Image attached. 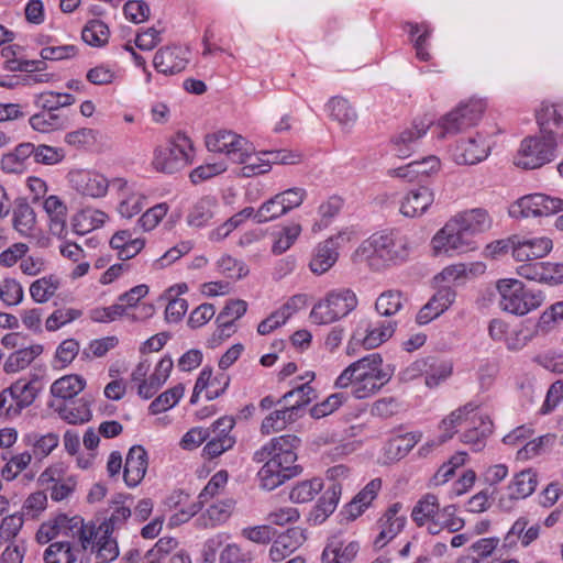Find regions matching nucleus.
I'll list each match as a JSON object with an SVG mask.
<instances>
[{"label": "nucleus", "mask_w": 563, "mask_h": 563, "mask_svg": "<svg viewBox=\"0 0 563 563\" xmlns=\"http://www.w3.org/2000/svg\"><path fill=\"white\" fill-rule=\"evenodd\" d=\"M300 444L296 434H283L272 438L253 453V462L264 463L257 472L262 489L274 490L302 473V466L296 464Z\"/></svg>", "instance_id": "obj_1"}, {"label": "nucleus", "mask_w": 563, "mask_h": 563, "mask_svg": "<svg viewBox=\"0 0 563 563\" xmlns=\"http://www.w3.org/2000/svg\"><path fill=\"white\" fill-rule=\"evenodd\" d=\"M412 245L410 239L397 231L385 230L373 233L354 252V260L364 263L372 272H384L409 260Z\"/></svg>", "instance_id": "obj_2"}, {"label": "nucleus", "mask_w": 563, "mask_h": 563, "mask_svg": "<svg viewBox=\"0 0 563 563\" xmlns=\"http://www.w3.org/2000/svg\"><path fill=\"white\" fill-rule=\"evenodd\" d=\"M294 396H298L299 400L285 405L282 409L271 412L263 419L260 428L263 435L282 431L288 424L295 422L299 417V411L316 398V390L310 385V382L301 384L284 394L277 400V404L289 402Z\"/></svg>", "instance_id": "obj_3"}, {"label": "nucleus", "mask_w": 563, "mask_h": 563, "mask_svg": "<svg viewBox=\"0 0 563 563\" xmlns=\"http://www.w3.org/2000/svg\"><path fill=\"white\" fill-rule=\"evenodd\" d=\"M499 294V307L503 311L525 316L538 309L544 301L541 290L529 289L516 278H504L496 283Z\"/></svg>", "instance_id": "obj_4"}, {"label": "nucleus", "mask_w": 563, "mask_h": 563, "mask_svg": "<svg viewBox=\"0 0 563 563\" xmlns=\"http://www.w3.org/2000/svg\"><path fill=\"white\" fill-rule=\"evenodd\" d=\"M194 145L191 140L181 132L155 147L153 153V167L165 174H174L191 164Z\"/></svg>", "instance_id": "obj_5"}, {"label": "nucleus", "mask_w": 563, "mask_h": 563, "mask_svg": "<svg viewBox=\"0 0 563 563\" xmlns=\"http://www.w3.org/2000/svg\"><path fill=\"white\" fill-rule=\"evenodd\" d=\"M485 108L484 101L478 99H470L459 103L453 110L439 120L437 125L440 130L438 137L444 139L449 135H455L476 125Z\"/></svg>", "instance_id": "obj_6"}, {"label": "nucleus", "mask_w": 563, "mask_h": 563, "mask_svg": "<svg viewBox=\"0 0 563 563\" xmlns=\"http://www.w3.org/2000/svg\"><path fill=\"white\" fill-rule=\"evenodd\" d=\"M558 139L552 135L528 136L521 141L515 164L525 169H534L555 157Z\"/></svg>", "instance_id": "obj_7"}, {"label": "nucleus", "mask_w": 563, "mask_h": 563, "mask_svg": "<svg viewBox=\"0 0 563 563\" xmlns=\"http://www.w3.org/2000/svg\"><path fill=\"white\" fill-rule=\"evenodd\" d=\"M356 306L357 298L351 289L334 290L313 306L310 319L316 324H329L347 316Z\"/></svg>", "instance_id": "obj_8"}, {"label": "nucleus", "mask_w": 563, "mask_h": 563, "mask_svg": "<svg viewBox=\"0 0 563 563\" xmlns=\"http://www.w3.org/2000/svg\"><path fill=\"white\" fill-rule=\"evenodd\" d=\"M38 394L37 380L18 379L0 393V415L14 418L30 407Z\"/></svg>", "instance_id": "obj_9"}, {"label": "nucleus", "mask_w": 563, "mask_h": 563, "mask_svg": "<svg viewBox=\"0 0 563 563\" xmlns=\"http://www.w3.org/2000/svg\"><path fill=\"white\" fill-rule=\"evenodd\" d=\"M431 243L435 254L449 256L465 253L474 247L472 239L453 218L437 232Z\"/></svg>", "instance_id": "obj_10"}, {"label": "nucleus", "mask_w": 563, "mask_h": 563, "mask_svg": "<svg viewBox=\"0 0 563 563\" xmlns=\"http://www.w3.org/2000/svg\"><path fill=\"white\" fill-rule=\"evenodd\" d=\"M563 211V199L545 194H531L519 198L510 209L516 218L549 217Z\"/></svg>", "instance_id": "obj_11"}, {"label": "nucleus", "mask_w": 563, "mask_h": 563, "mask_svg": "<svg viewBox=\"0 0 563 563\" xmlns=\"http://www.w3.org/2000/svg\"><path fill=\"white\" fill-rule=\"evenodd\" d=\"M396 322L394 321H371L362 319L357 323L351 340L347 344V354L354 345H363L365 349H375L386 342L395 332Z\"/></svg>", "instance_id": "obj_12"}, {"label": "nucleus", "mask_w": 563, "mask_h": 563, "mask_svg": "<svg viewBox=\"0 0 563 563\" xmlns=\"http://www.w3.org/2000/svg\"><path fill=\"white\" fill-rule=\"evenodd\" d=\"M492 146L493 142L488 135L477 132L475 136L456 145L454 159L457 164L475 165L488 157Z\"/></svg>", "instance_id": "obj_13"}, {"label": "nucleus", "mask_w": 563, "mask_h": 563, "mask_svg": "<svg viewBox=\"0 0 563 563\" xmlns=\"http://www.w3.org/2000/svg\"><path fill=\"white\" fill-rule=\"evenodd\" d=\"M434 202V191L428 186H419L407 191L399 201V212L406 218H420Z\"/></svg>", "instance_id": "obj_14"}, {"label": "nucleus", "mask_w": 563, "mask_h": 563, "mask_svg": "<svg viewBox=\"0 0 563 563\" xmlns=\"http://www.w3.org/2000/svg\"><path fill=\"white\" fill-rule=\"evenodd\" d=\"M73 188L82 196L101 198L106 196L110 181L97 172L76 170L69 174Z\"/></svg>", "instance_id": "obj_15"}, {"label": "nucleus", "mask_w": 563, "mask_h": 563, "mask_svg": "<svg viewBox=\"0 0 563 563\" xmlns=\"http://www.w3.org/2000/svg\"><path fill=\"white\" fill-rule=\"evenodd\" d=\"M188 49L173 45L159 48L153 58L155 69L166 76L175 75L183 71L188 62Z\"/></svg>", "instance_id": "obj_16"}, {"label": "nucleus", "mask_w": 563, "mask_h": 563, "mask_svg": "<svg viewBox=\"0 0 563 563\" xmlns=\"http://www.w3.org/2000/svg\"><path fill=\"white\" fill-rule=\"evenodd\" d=\"M553 249L550 238L520 239L515 236L512 257L521 264L545 257Z\"/></svg>", "instance_id": "obj_17"}, {"label": "nucleus", "mask_w": 563, "mask_h": 563, "mask_svg": "<svg viewBox=\"0 0 563 563\" xmlns=\"http://www.w3.org/2000/svg\"><path fill=\"white\" fill-rule=\"evenodd\" d=\"M431 120H415L411 126L404 129L391 137L393 148L400 158L410 156L415 145L430 129Z\"/></svg>", "instance_id": "obj_18"}, {"label": "nucleus", "mask_w": 563, "mask_h": 563, "mask_svg": "<svg viewBox=\"0 0 563 563\" xmlns=\"http://www.w3.org/2000/svg\"><path fill=\"white\" fill-rule=\"evenodd\" d=\"M536 119L542 135H552L563 140V103L542 102L536 112Z\"/></svg>", "instance_id": "obj_19"}, {"label": "nucleus", "mask_w": 563, "mask_h": 563, "mask_svg": "<svg viewBox=\"0 0 563 563\" xmlns=\"http://www.w3.org/2000/svg\"><path fill=\"white\" fill-rule=\"evenodd\" d=\"M38 483L48 486L54 501L67 499L76 489L77 482L73 476H63L58 467H48L40 476Z\"/></svg>", "instance_id": "obj_20"}, {"label": "nucleus", "mask_w": 563, "mask_h": 563, "mask_svg": "<svg viewBox=\"0 0 563 563\" xmlns=\"http://www.w3.org/2000/svg\"><path fill=\"white\" fill-rule=\"evenodd\" d=\"M247 145L243 136L227 130H219L206 136V146L210 152L225 154L232 162L234 153H240Z\"/></svg>", "instance_id": "obj_21"}, {"label": "nucleus", "mask_w": 563, "mask_h": 563, "mask_svg": "<svg viewBox=\"0 0 563 563\" xmlns=\"http://www.w3.org/2000/svg\"><path fill=\"white\" fill-rule=\"evenodd\" d=\"M148 467L147 452L142 445H133L125 457L123 479L128 487H136L144 478Z\"/></svg>", "instance_id": "obj_22"}, {"label": "nucleus", "mask_w": 563, "mask_h": 563, "mask_svg": "<svg viewBox=\"0 0 563 563\" xmlns=\"http://www.w3.org/2000/svg\"><path fill=\"white\" fill-rule=\"evenodd\" d=\"M402 505L395 503L390 505L378 520L379 533L375 539V545L383 548L393 540L405 527L406 517L399 516Z\"/></svg>", "instance_id": "obj_23"}, {"label": "nucleus", "mask_w": 563, "mask_h": 563, "mask_svg": "<svg viewBox=\"0 0 563 563\" xmlns=\"http://www.w3.org/2000/svg\"><path fill=\"white\" fill-rule=\"evenodd\" d=\"M344 235L339 233L335 236L329 238L320 243L310 261L309 267L312 273L321 275L328 272L339 258V241L343 240Z\"/></svg>", "instance_id": "obj_24"}, {"label": "nucleus", "mask_w": 563, "mask_h": 563, "mask_svg": "<svg viewBox=\"0 0 563 563\" xmlns=\"http://www.w3.org/2000/svg\"><path fill=\"white\" fill-rule=\"evenodd\" d=\"M456 292L451 287H441L431 299L419 310L417 322L427 324L441 316L454 302Z\"/></svg>", "instance_id": "obj_25"}, {"label": "nucleus", "mask_w": 563, "mask_h": 563, "mask_svg": "<svg viewBox=\"0 0 563 563\" xmlns=\"http://www.w3.org/2000/svg\"><path fill=\"white\" fill-rule=\"evenodd\" d=\"M306 540L303 530L298 527L289 528L280 533L269 549L274 562H280L294 553Z\"/></svg>", "instance_id": "obj_26"}, {"label": "nucleus", "mask_w": 563, "mask_h": 563, "mask_svg": "<svg viewBox=\"0 0 563 563\" xmlns=\"http://www.w3.org/2000/svg\"><path fill=\"white\" fill-rule=\"evenodd\" d=\"M471 427L466 429L461 441L472 448L473 451L479 452L486 445V439L493 433V421L488 416L474 415L470 420Z\"/></svg>", "instance_id": "obj_27"}, {"label": "nucleus", "mask_w": 563, "mask_h": 563, "mask_svg": "<svg viewBox=\"0 0 563 563\" xmlns=\"http://www.w3.org/2000/svg\"><path fill=\"white\" fill-rule=\"evenodd\" d=\"M356 541H344L335 536L330 539L322 552L323 563H352L358 552Z\"/></svg>", "instance_id": "obj_28"}, {"label": "nucleus", "mask_w": 563, "mask_h": 563, "mask_svg": "<svg viewBox=\"0 0 563 563\" xmlns=\"http://www.w3.org/2000/svg\"><path fill=\"white\" fill-rule=\"evenodd\" d=\"M357 377L374 376L382 383H388L391 379L394 369L389 365H383V358L378 353H372L353 362Z\"/></svg>", "instance_id": "obj_29"}, {"label": "nucleus", "mask_w": 563, "mask_h": 563, "mask_svg": "<svg viewBox=\"0 0 563 563\" xmlns=\"http://www.w3.org/2000/svg\"><path fill=\"white\" fill-rule=\"evenodd\" d=\"M477 408L478 405L476 402L470 401L464 406L453 410L450 415L443 418L439 424L441 432L439 443H444L452 439L453 435L457 432V427L471 420L470 415L473 413Z\"/></svg>", "instance_id": "obj_30"}, {"label": "nucleus", "mask_w": 563, "mask_h": 563, "mask_svg": "<svg viewBox=\"0 0 563 563\" xmlns=\"http://www.w3.org/2000/svg\"><path fill=\"white\" fill-rule=\"evenodd\" d=\"M263 152L253 154L251 144L247 142L240 153H234L233 163L242 165L240 174L244 177H252L269 172V165L265 162Z\"/></svg>", "instance_id": "obj_31"}, {"label": "nucleus", "mask_w": 563, "mask_h": 563, "mask_svg": "<svg viewBox=\"0 0 563 563\" xmlns=\"http://www.w3.org/2000/svg\"><path fill=\"white\" fill-rule=\"evenodd\" d=\"M453 219L456 223L461 224L471 239L473 235L485 232L492 227V219L487 211L479 208L459 213Z\"/></svg>", "instance_id": "obj_32"}, {"label": "nucleus", "mask_w": 563, "mask_h": 563, "mask_svg": "<svg viewBox=\"0 0 563 563\" xmlns=\"http://www.w3.org/2000/svg\"><path fill=\"white\" fill-rule=\"evenodd\" d=\"M218 201L213 196L199 198L189 209L186 221L194 228L206 227L213 218Z\"/></svg>", "instance_id": "obj_33"}, {"label": "nucleus", "mask_w": 563, "mask_h": 563, "mask_svg": "<svg viewBox=\"0 0 563 563\" xmlns=\"http://www.w3.org/2000/svg\"><path fill=\"white\" fill-rule=\"evenodd\" d=\"M342 494V484L333 483L329 485L327 490L319 498L313 507L311 516L316 522H323L331 514L334 512Z\"/></svg>", "instance_id": "obj_34"}, {"label": "nucleus", "mask_w": 563, "mask_h": 563, "mask_svg": "<svg viewBox=\"0 0 563 563\" xmlns=\"http://www.w3.org/2000/svg\"><path fill=\"white\" fill-rule=\"evenodd\" d=\"M537 485V474L532 470L521 471L515 475L507 487L508 499H525L534 493Z\"/></svg>", "instance_id": "obj_35"}, {"label": "nucleus", "mask_w": 563, "mask_h": 563, "mask_svg": "<svg viewBox=\"0 0 563 563\" xmlns=\"http://www.w3.org/2000/svg\"><path fill=\"white\" fill-rule=\"evenodd\" d=\"M34 153V144H19L13 152L4 154L1 158V169L8 174H21L26 168V159Z\"/></svg>", "instance_id": "obj_36"}, {"label": "nucleus", "mask_w": 563, "mask_h": 563, "mask_svg": "<svg viewBox=\"0 0 563 563\" xmlns=\"http://www.w3.org/2000/svg\"><path fill=\"white\" fill-rule=\"evenodd\" d=\"M107 219L108 216L106 212L98 209L87 208L74 216L71 225L75 233L84 235L102 227Z\"/></svg>", "instance_id": "obj_37"}, {"label": "nucleus", "mask_w": 563, "mask_h": 563, "mask_svg": "<svg viewBox=\"0 0 563 563\" xmlns=\"http://www.w3.org/2000/svg\"><path fill=\"white\" fill-rule=\"evenodd\" d=\"M42 353L43 345L41 344H33L27 347H21L9 355L4 362L3 371L8 374L22 371L26 368Z\"/></svg>", "instance_id": "obj_38"}, {"label": "nucleus", "mask_w": 563, "mask_h": 563, "mask_svg": "<svg viewBox=\"0 0 563 563\" xmlns=\"http://www.w3.org/2000/svg\"><path fill=\"white\" fill-rule=\"evenodd\" d=\"M36 223L33 208L25 199H18L13 209V227L22 235H31Z\"/></svg>", "instance_id": "obj_39"}, {"label": "nucleus", "mask_w": 563, "mask_h": 563, "mask_svg": "<svg viewBox=\"0 0 563 563\" xmlns=\"http://www.w3.org/2000/svg\"><path fill=\"white\" fill-rule=\"evenodd\" d=\"M57 412L63 420L70 424H82L92 417L90 404L84 398L64 404L58 407Z\"/></svg>", "instance_id": "obj_40"}, {"label": "nucleus", "mask_w": 563, "mask_h": 563, "mask_svg": "<svg viewBox=\"0 0 563 563\" xmlns=\"http://www.w3.org/2000/svg\"><path fill=\"white\" fill-rule=\"evenodd\" d=\"M29 122L33 130L41 133H47L64 129L68 123V118L60 112L42 110L41 112L33 114Z\"/></svg>", "instance_id": "obj_41"}, {"label": "nucleus", "mask_w": 563, "mask_h": 563, "mask_svg": "<svg viewBox=\"0 0 563 563\" xmlns=\"http://www.w3.org/2000/svg\"><path fill=\"white\" fill-rule=\"evenodd\" d=\"M85 386L86 380L80 375H65L52 384L51 393L54 397L66 400L77 396Z\"/></svg>", "instance_id": "obj_42"}, {"label": "nucleus", "mask_w": 563, "mask_h": 563, "mask_svg": "<svg viewBox=\"0 0 563 563\" xmlns=\"http://www.w3.org/2000/svg\"><path fill=\"white\" fill-rule=\"evenodd\" d=\"M439 510L440 504L438 497L428 493L417 501L411 511V518L419 527H422L428 521L433 520L439 514Z\"/></svg>", "instance_id": "obj_43"}, {"label": "nucleus", "mask_w": 563, "mask_h": 563, "mask_svg": "<svg viewBox=\"0 0 563 563\" xmlns=\"http://www.w3.org/2000/svg\"><path fill=\"white\" fill-rule=\"evenodd\" d=\"M75 97L66 92L44 91L35 95L34 104L49 112H58L59 109L74 104Z\"/></svg>", "instance_id": "obj_44"}, {"label": "nucleus", "mask_w": 563, "mask_h": 563, "mask_svg": "<svg viewBox=\"0 0 563 563\" xmlns=\"http://www.w3.org/2000/svg\"><path fill=\"white\" fill-rule=\"evenodd\" d=\"M24 440L32 448V456L38 460L49 455L59 443L58 435L53 432L46 434L30 433Z\"/></svg>", "instance_id": "obj_45"}, {"label": "nucleus", "mask_w": 563, "mask_h": 563, "mask_svg": "<svg viewBox=\"0 0 563 563\" xmlns=\"http://www.w3.org/2000/svg\"><path fill=\"white\" fill-rule=\"evenodd\" d=\"M44 209L51 218L49 230L60 235L66 223V206L57 196L52 195L45 199Z\"/></svg>", "instance_id": "obj_46"}, {"label": "nucleus", "mask_w": 563, "mask_h": 563, "mask_svg": "<svg viewBox=\"0 0 563 563\" xmlns=\"http://www.w3.org/2000/svg\"><path fill=\"white\" fill-rule=\"evenodd\" d=\"M323 488V482L319 477L298 482L289 493V499L296 504L311 501Z\"/></svg>", "instance_id": "obj_47"}, {"label": "nucleus", "mask_w": 563, "mask_h": 563, "mask_svg": "<svg viewBox=\"0 0 563 563\" xmlns=\"http://www.w3.org/2000/svg\"><path fill=\"white\" fill-rule=\"evenodd\" d=\"M246 310V301L241 299L230 300L217 317V322L221 330V333L229 336L230 333H225V331L233 325L235 320L244 316Z\"/></svg>", "instance_id": "obj_48"}, {"label": "nucleus", "mask_w": 563, "mask_h": 563, "mask_svg": "<svg viewBox=\"0 0 563 563\" xmlns=\"http://www.w3.org/2000/svg\"><path fill=\"white\" fill-rule=\"evenodd\" d=\"M330 117L343 126L352 125L357 119L355 110L342 97H333L327 104Z\"/></svg>", "instance_id": "obj_49"}, {"label": "nucleus", "mask_w": 563, "mask_h": 563, "mask_svg": "<svg viewBox=\"0 0 563 563\" xmlns=\"http://www.w3.org/2000/svg\"><path fill=\"white\" fill-rule=\"evenodd\" d=\"M110 31L108 25L101 20H90L81 31L82 41L95 47H101L109 41Z\"/></svg>", "instance_id": "obj_50"}, {"label": "nucleus", "mask_w": 563, "mask_h": 563, "mask_svg": "<svg viewBox=\"0 0 563 563\" xmlns=\"http://www.w3.org/2000/svg\"><path fill=\"white\" fill-rule=\"evenodd\" d=\"M111 515L100 523V530L103 533H113L121 529L126 520L132 517L130 506L124 505V500H113Z\"/></svg>", "instance_id": "obj_51"}, {"label": "nucleus", "mask_w": 563, "mask_h": 563, "mask_svg": "<svg viewBox=\"0 0 563 563\" xmlns=\"http://www.w3.org/2000/svg\"><path fill=\"white\" fill-rule=\"evenodd\" d=\"M45 563H75L76 553L68 541H56L51 543L44 551Z\"/></svg>", "instance_id": "obj_52"}, {"label": "nucleus", "mask_w": 563, "mask_h": 563, "mask_svg": "<svg viewBox=\"0 0 563 563\" xmlns=\"http://www.w3.org/2000/svg\"><path fill=\"white\" fill-rule=\"evenodd\" d=\"M59 287L57 277L51 275L33 282L30 286V295L36 302L43 303L48 301Z\"/></svg>", "instance_id": "obj_53"}, {"label": "nucleus", "mask_w": 563, "mask_h": 563, "mask_svg": "<svg viewBox=\"0 0 563 563\" xmlns=\"http://www.w3.org/2000/svg\"><path fill=\"white\" fill-rule=\"evenodd\" d=\"M185 387L178 384L156 397L150 405L148 409L152 415H158L173 408L183 397Z\"/></svg>", "instance_id": "obj_54"}, {"label": "nucleus", "mask_w": 563, "mask_h": 563, "mask_svg": "<svg viewBox=\"0 0 563 563\" xmlns=\"http://www.w3.org/2000/svg\"><path fill=\"white\" fill-rule=\"evenodd\" d=\"M402 294L400 291L387 290L378 296L375 308L380 316L390 317L402 308Z\"/></svg>", "instance_id": "obj_55"}, {"label": "nucleus", "mask_w": 563, "mask_h": 563, "mask_svg": "<svg viewBox=\"0 0 563 563\" xmlns=\"http://www.w3.org/2000/svg\"><path fill=\"white\" fill-rule=\"evenodd\" d=\"M113 533H103L96 541L95 549L91 550L96 553L99 563H109L119 556V545L117 539L112 537Z\"/></svg>", "instance_id": "obj_56"}, {"label": "nucleus", "mask_w": 563, "mask_h": 563, "mask_svg": "<svg viewBox=\"0 0 563 563\" xmlns=\"http://www.w3.org/2000/svg\"><path fill=\"white\" fill-rule=\"evenodd\" d=\"M286 213V208L277 194L261 205L254 214V221L257 223H266Z\"/></svg>", "instance_id": "obj_57"}, {"label": "nucleus", "mask_w": 563, "mask_h": 563, "mask_svg": "<svg viewBox=\"0 0 563 563\" xmlns=\"http://www.w3.org/2000/svg\"><path fill=\"white\" fill-rule=\"evenodd\" d=\"M24 525L23 512L5 516L0 523V544L13 541Z\"/></svg>", "instance_id": "obj_58"}, {"label": "nucleus", "mask_w": 563, "mask_h": 563, "mask_svg": "<svg viewBox=\"0 0 563 563\" xmlns=\"http://www.w3.org/2000/svg\"><path fill=\"white\" fill-rule=\"evenodd\" d=\"M31 461L32 454L29 452H22L11 456L0 471L2 478L7 482H12L30 465Z\"/></svg>", "instance_id": "obj_59"}, {"label": "nucleus", "mask_w": 563, "mask_h": 563, "mask_svg": "<svg viewBox=\"0 0 563 563\" xmlns=\"http://www.w3.org/2000/svg\"><path fill=\"white\" fill-rule=\"evenodd\" d=\"M82 316L80 309L75 308H63L56 309L45 321V328L47 331L53 332L62 327L79 319Z\"/></svg>", "instance_id": "obj_60"}, {"label": "nucleus", "mask_w": 563, "mask_h": 563, "mask_svg": "<svg viewBox=\"0 0 563 563\" xmlns=\"http://www.w3.org/2000/svg\"><path fill=\"white\" fill-rule=\"evenodd\" d=\"M343 207V199L339 196H331L322 202L318 208V213L320 216V222L313 225V230L316 231L325 228L329 225L331 220L339 214Z\"/></svg>", "instance_id": "obj_61"}, {"label": "nucleus", "mask_w": 563, "mask_h": 563, "mask_svg": "<svg viewBox=\"0 0 563 563\" xmlns=\"http://www.w3.org/2000/svg\"><path fill=\"white\" fill-rule=\"evenodd\" d=\"M346 400L347 396L344 393H334L323 401L316 404L310 409V416L314 419L327 417L339 409Z\"/></svg>", "instance_id": "obj_62"}, {"label": "nucleus", "mask_w": 563, "mask_h": 563, "mask_svg": "<svg viewBox=\"0 0 563 563\" xmlns=\"http://www.w3.org/2000/svg\"><path fill=\"white\" fill-rule=\"evenodd\" d=\"M300 232L301 225L297 223L283 228V230L278 233L276 240L274 241L272 252L276 255L285 253L292 246L295 241L300 235Z\"/></svg>", "instance_id": "obj_63"}, {"label": "nucleus", "mask_w": 563, "mask_h": 563, "mask_svg": "<svg viewBox=\"0 0 563 563\" xmlns=\"http://www.w3.org/2000/svg\"><path fill=\"white\" fill-rule=\"evenodd\" d=\"M228 472L224 470H221L217 472L208 482V484L205 486V488L200 492L198 496L197 504L200 505L202 508L206 503H208L211 498H213L216 495L220 493L221 489L224 488V486L228 483Z\"/></svg>", "instance_id": "obj_64"}]
</instances>
